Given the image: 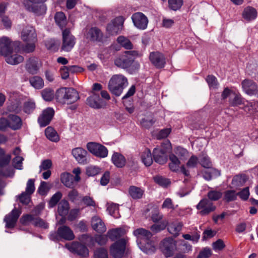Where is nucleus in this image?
I'll return each mask as SVG.
<instances>
[{
	"label": "nucleus",
	"instance_id": "12",
	"mask_svg": "<svg viewBox=\"0 0 258 258\" xmlns=\"http://www.w3.org/2000/svg\"><path fill=\"white\" fill-rule=\"evenodd\" d=\"M88 150L96 157L105 158L108 155V150L104 146L95 142H89L87 144Z\"/></svg>",
	"mask_w": 258,
	"mask_h": 258
},
{
	"label": "nucleus",
	"instance_id": "43",
	"mask_svg": "<svg viewBox=\"0 0 258 258\" xmlns=\"http://www.w3.org/2000/svg\"><path fill=\"white\" fill-rule=\"evenodd\" d=\"M35 108V103L32 100H28L25 102L22 106L23 111L28 114L32 113Z\"/></svg>",
	"mask_w": 258,
	"mask_h": 258
},
{
	"label": "nucleus",
	"instance_id": "64",
	"mask_svg": "<svg viewBox=\"0 0 258 258\" xmlns=\"http://www.w3.org/2000/svg\"><path fill=\"white\" fill-rule=\"evenodd\" d=\"M211 255V250L209 248L206 247L200 251L197 258H209Z\"/></svg>",
	"mask_w": 258,
	"mask_h": 258
},
{
	"label": "nucleus",
	"instance_id": "59",
	"mask_svg": "<svg viewBox=\"0 0 258 258\" xmlns=\"http://www.w3.org/2000/svg\"><path fill=\"white\" fill-rule=\"evenodd\" d=\"M199 162L202 166L205 168H210L212 166V162L208 156H204L202 157Z\"/></svg>",
	"mask_w": 258,
	"mask_h": 258
},
{
	"label": "nucleus",
	"instance_id": "32",
	"mask_svg": "<svg viewBox=\"0 0 258 258\" xmlns=\"http://www.w3.org/2000/svg\"><path fill=\"white\" fill-rule=\"evenodd\" d=\"M168 157H169V159L170 162L169 163V167L170 169L174 172L177 171L181 163L178 158L174 153H170Z\"/></svg>",
	"mask_w": 258,
	"mask_h": 258
},
{
	"label": "nucleus",
	"instance_id": "40",
	"mask_svg": "<svg viewBox=\"0 0 258 258\" xmlns=\"http://www.w3.org/2000/svg\"><path fill=\"white\" fill-rule=\"evenodd\" d=\"M182 226V225L180 223L172 222L168 225L167 229L170 233L173 235L175 237H176L179 235V233L181 230Z\"/></svg>",
	"mask_w": 258,
	"mask_h": 258
},
{
	"label": "nucleus",
	"instance_id": "53",
	"mask_svg": "<svg viewBox=\"0 0 258 258\" xmlns=\"http://www.w3.org/2000/svg\"><path fill=\"white\" fill-rule=\"evenodd\" d=\"M107 209L110 215L116 218L118 217L119 208L118 205L112 204L108 206Z\"/></svg>",
	"mask_w": 258,
	"mask_h": 258
},
{
	"label": "nucleus",
	"instance_id": "38",
	"mask_svg": "<svg viewBox=\"0 0 258 258\" xmlns=\"http://www.w3.org/2000/svg\"><path fill=\"white\" fill-rule=\"evenodd\" d=\"M11 155H6L5 151L0 147V168H3L8 166L11 161Z\"/></svg>",
	"mask_w": 258,
	"mask_h": 258
},
{
	"label": "nucleus",
	"instance_id": "54",
	"mask_svg": "<svg viewBox=\"0 0 258 258\" xmlns=\"http://www.w3.org/2000/svg\"><path fill=\"white\" fill-rule=\"evenodd\" d=\"M154 181L160 186L166 187L170 184V181L167 178L161 176H156L154 177Z\"/></svg>",
	"mask_w": 258,
	"mask_h": 258
},
{
	"label": "nucleus",
	"instance_id": "47",
	"mask_svg": "<svg viewBox=\"0 0 258 258\" xmlns=\"http://www.w3.org/2000/svg\"><path fill=\"white\" fill-rule=\"evenodd\" d=\"M30 83L33 87L38 89L42 88L44 85L43 80L38 76H34L30 78Z\"/></svg>",
	"mask_w": 258,
	"mask_h": 258
},
{
	"label": "nucleus",
	"instance_id": "50",
	"mask_svg": "<svg viewBox=\"0 0 258 258\" xmlns=\"http://www.w3.org/2000/svg\"><path fill=\"white\" fill-rule=\"evenodd\" d=\"M41 95L44 100L50 101L54 98V92L52 89L46 88L42 91Z\"/></svg>",
	"mask_w": 258,
	"mask_h": 258
},
{
	"label": "nucleus",
	"instance_id": "18",
	"mask_svg": "<svg viewBox=\"0 0 258 258\" xmlns=\"http://www.w3.org/2000/svg\"><path fill=\"white\" fill-rule=\"evenodd\" d=\"M86 38L92 42H102L104 34L97 27H92L86 33Z\"/></svg>",
	"mask_w": 258,
	"mask_h": 258
},
{
	"label": "nucleus",
	"instance_id": "3",
	"mask_svg": "<svg viewBox=\"0 0 258 258\" xmlns=\"http://www.w3.org/2000/svg\"><path fill=\"white\" fill-rule=\"evenodd\" d=\"M55 98L59 103L71 104L79 100L80 96L76 89L73 88L62 87L56 91Z\"/></svg>",
	"mask_w": 258,
	"mask_h": 258
},
{
	"label": "nucleus",
	"instance_id": "46",
	"mask_svg": "<svg viewBox=\"0 0 258 258\" xmlns=\"http://www.w3.org/2000/svg\"><path fill=\"white\" fill-rule=\"evenodd\" d=\"M234 98L229 99V104L232 106H237L244 104V99L240 94H236L233 93Z\"/></svg>",
	"mask_w": 258,
	"mask_h": 258
},
{
	"label": "nucleus",
	"instance_id": "63",
	"mask_svg": "<svg viewBox=\"0 0 258 258\" xmlns=\"http://www.w3.org/2000/svg\"><path fill=\"white\" fill-rule=\"evenodd\" d=\"M33 225L36 227H38L43 229H47L49 227L48 224L40 218H35Z\"/></svg>",
	"mask_w": 258,
	"mask_h": 258
},
{
	"label": "nucleus",
	"instance_id": "51",
	"mask_svg": "<svg viewBox=\"0 0 258 258\" xmlns=\"http://www.w3.org/2000/svg\"><path fill=\"white\" fill-rule=\"evenodd\" d=\"M174 154L178 156L180 159L185 158L188 154V151L180 146L175 148L174 150Z\"/></svg>",
	"mask_w": 258,
	"mask_h": 258
},
{
	"label": "nucleus",
	"instance_id": "33",
	"mask_svg": "<svg viewBox=\"0 0 258 258\" xmlns=\"http://www.w3.org/2000/svg\"><path fill=\"white\" fill-rule=\"evenodd\" d=\"M27 71L30 74H36L38 70V61L35 57L30 58L27 61L26 64Z\"/></svg>",
	"mask_w": 258,
	"mask_h": 258
},
{
	"label": "nucleus",
	"instance_id": "60",
	"mask_svg": "<svg viewBox=\"0 0 258 258\" xmlns=\"http://www.w3.org/2000/svg\"><path fill=\"white\" fill-rule=\"evenodd\" d=\"M49 190L47 183L45 181H41L38 188L37 192L41 196H45Z\"/></svg>",
	"mask_w": 258,
	"mask_h": 258
},
{
	"label": "nucleus",
	"instance_id": "42",
	"mask_svg": "<svg viewBox=\"0 0 258 258\" xmlns=\"http://www.w3.org/2000/svg\"><path fill=\"white\" fill-rule=\"evenodd\" d=\"M54 19L56 24L62 29L66 25V17L63 12H60L56 13Z\"/></svg>",
	"mask_w": 258,
	"mask_h": 258
},
{
	"label": "nucleus",
	"instance_id": "16",
	"mask_svg": "<svg viewBox=\"0 0 258 258\" xmlns=\"http://www.w3.org/2000/svg\"><path fill=\"white\" fill-rule=\"evenodd\" d=\"M21 211L15 208L9 214L6 215L4 221L6 223V228L12 229L15 227Z\"/></svg>",
	"mask_w": 258,
	"mask_h": 258
},
{
	"label": "nucleus",
	"instance_id": "13",
	"mask_svg": "<svg viewBox=\"0 0 258 258\" xmlns=\"http://www.w3.org/2000/svg\"><path fill=\"white\" fill-rule=\"evenodd\" d=\"M123 22L124 19L122 16L113 19L107 25L106 31L108 34L111 35L118 34L122 29Z\"/></svg>",
	"mask_w": 258,
	"mask_h": 258
},
{
	"label": "nucleus",
	"instance_id": "45",
	"mask_svg": "<svg viewBox=\"0 0 258 258\" xmlns=\"http://www.w3.org/2000/svg\"><path fill=\"white\" fill-rule=\"evenodd\" d=\"M62 196V195L60 191H57L54 194L48 202V208H52L54 207L60 200Z\"/></svg>",
	"mask_w": 258,
	"mask_h": 258
},
{
	"label": "nucleus",
	"instance_id": "58",
	"mask_svg": "<svg viewBox=\"0 0 258 258\" xmlns=\"http://www.w3.org/2000/svg\"><path fill=\"white\" fill-rule=\"evenodd\" d=\"M237 197L239 196L240 199L242 201H245L248 200L250 193L249 191V187H246L243 188L240 191L236 192Z\"/></svg>",
	"mask_w": 258,
	"mask_h": 258
},
{
	"label": "nucleus",
	"instance_id": "19",
	"mask_svg": "<svg viewBox=\"0 0 258 258\" xmlns=\"http://www.w3.org/2000/svg\"><path fill=\"white\" fill-rule=\"evenodd\" d=\"M87 104L91 108L100 109L105 107L106 102L101 99L99 94L93 93L89 96L86 100Z\"/></svg>",
	"mask_w": 258,
	"mask_h": 258
},
{
	"label": "nucleus",
	"instance_id": "21",
	"mask_svg": "<svg viewBox=\"0 0 258 258\" xmlns=\"http://www.w3.org/2000/svg\"><path fill=\"white\" fill-rule=\"evenodd\" d=\"M149 58L152 63L158 69L163 68L165 66V58L162 53L158 51L152 52L150 54Z\"/></svg>",
	"mask_w": 258,
	"mask_h": 258
},
{
	"label": "nucleus",
	"instance_id": "20",
	"mask_svg": "<svg viewBox=\"0 0 258 258\" xmlns=\"http://www.w3.org/2000/svg\"><path fill=\"white\" fill-rule=\"evenodd\" d=\"M54 114L52 108H47L44 110L42 114L38 117V122L41 127H45L49 124Z\"/></svg>",
	"mask_w": 258,
	"mask_h": 258
},
{
	"label": "nucleus",
	"instance_id": "36",
	"mask_svg": "<svg viewBox=\"0 0 258 258\" xmlns=\"http://www.w3.org/2000/svg\"><path fill=\"white\" fill-rule=\"evenodd\" d=\"M141 159L146 166L149 167L152 165L154 159L150 150L147 149L142 153Z\"/></svg>",
	"mask_w": 258,
	"mask_h": 258
},
{
	"label": "nucleus",
	"instance_id": "27",
	"mask_svg": "<svg viewBox=\"0 0 258 258\" xmlns=\"http://www.w3.org/2000/svg\"><path fill=\"white\" fill-rule=\"evenodd\" d=\"M112 163L117 168L125 166L126 161L124 156L118 152H114L111 157Z\"/></svg>",
	"mask_w": 258,
	"mask_h": 258
},
{
	"label": "nucleus",
	"instance_id": "22",
	"mask_svg": "<svg viewBox=\"0 0 258 258\" xmlns=\"http://www.w3.org/2000/svg\"><path fill=\"white\" fill-rule=\"evenodd\" d=\"M22 39L25 42H36L37 34L35 29L32 26H26L23 29L21 34Z\"/></svg>",
	"mask_w": 258,
	"mask_h": 258
},
{
	"label": "nucleus",
	"instance_id": "61",
	"mask_svg": "<svg viewBox=\"0 0 258 258\" xmlns=\"http://www.w3.org/2000/svg\"><path fill=\"white\" fill-rule=\"evenodd\" d=\"M35 179H29L26 184V190L25 192L29 195H32L35 191V187L34 185Z\"/></svg>",
	"mask_w": 258,
	"mask_h": 258
},
{
	"label": "nucleus",
	"instance_id": "39",
	"mask_svg": "<svg viewBox=\"0 0 258 258\" xmlns=\"http://www.w3.org/2000/svg\"><path fill=\"white\" fill-rule=\"evenodd\" d=\"M61 182L66 187L72 188L74 183L72 180V174L68 172L62 173L60 175Z\"/></svg>",
	"mask_w": 258,
	"mask_h": 258
},
{
	"label": "nucleus",
	"instance_id": "25",
	"mask_svg": "<svg viewBox=\"0 0 258 258\" xmlns=\"http://www.w3.org/2000/svg\"><path fill=\"white\" fill-rule=\"evenodd\" d=\"M17 114L10 113L8 115V119L10 122V128L13 130L20 129L22 126V120L21 118L17 115Z\"/></svg>",
	"mask_w": 258,
	"mask_h": 258
},
{
	"label": "nucleus",
	"instance_id": "8",
	"mask_svg": "<svg viewBox=\"0 0 258 258\" xmlns=\"http://www.w3.org/2000/svg\"><path fill=\"white\" fill-rule=\"evenodd\" d=\"M22 110V98L17 94L13 93L10 96L9 102L6 108V114H19Z\"/></svg>",
	"mask_w": 258,
	"mask_h": 258
},
{
	"label": "nucleus",
	"instance_id": "11",
	"mask_svg": "<svg viewBox=\"0 0 258 258\" xmlns=\"http://www.w3.org/2000/svg\"><path fill=\"white\" fill-rule=\"evenodd\" d=\"M126 241L124 238L116 240L110 246V252L114 258H122L124 253Z\"/></svg>",
	"mask_w": 258,
	"mask_h": 258
},
{
	"label": "nucleus",
	"instance_id": "17",
	"mask_svg": "<svg viewBox=\"0 0 258 258\" xmlns=\"http://www.w3.org/2000/svg\"><path fill=\"white\" fill-rule=\"evenodd\" d=\"M243 91L249 96H258V86L252 80L245 79L241 82Z\"/></svg>",
	"mask_w": 258,
	"mask_h": 258
},
{
	"label": "nucleus",
	"instance_id": "44",
	"mask_svg": "<svg viewBox=\"0 0 258 258\" xmlns=\"http://www.w3.org/2000/svg\"><path fill=\"white\" fill-rule=\"evenodd\" d=\"M120 46L126 49H132L133 47L131 41L123 36H119L116 40Z\"/></svg>",
	"mask_w": 258,
	"mask_h": 258
},
{
	"label": "nucleus",
	"instance_id": "23",
	"mask_svg": "<svg viewBox=\"0 0 258 258\" xmlns=\"http://www.w3.org/2000/svg\"><path fill=\"white\" fill-rule=\"evenodd\" d=\"M13 48L11 47V41L7 37L4 36L0 38V54L6 56L11 54Z\"/></svg>",
	"mask_w": 258,
	"mask_h": 258
},
{
	"label": "nucleus",
	"instance_id": "10",
	"mask_svg": "<svg viewBox=\"0 0 258 258\" xmlns=\"http://www.w3.org/2000/svg\"><path fill=\"white\" fill-rule=\"evenodd\" d=\"M62 42L61 46V51L65 52L70 51L76 44V38L72 34L69 29H64L62 31Z\"/></svg>",
	"mask_w": 258,
	"mask_h": 258
},
{
	"label": "nucleus",
	"instance_id": "15",
	"mask_svg": "<svg viewBox=\"0 0 258 258\" xmlns=\"http://www.w3.org/2000/svg\"><path fill=\"white\" fill-rule=\"evenodd\" d=\"M176 245V242L172 238H166L163 239L161 248L166 257H169L173 255Z\"/></svg>",
	"mask_w": 258,
	"mask_h": 258
},
{
	"label": "nucleus",
	"instance_id": "37",
	"mask_svg": "<svg viewBox=\"0 0 258 258\" xmlns=\"http://www.w3.org/2000/svg\"><path fill=\"white\" fill-rule=\"evenodd\" d=\"M45 135L46 138L52 142H57L59 140L57 132L51 126H48L45 129Z\"/></svg>",
	"mask_w": 258,
	"mask_h": 258
},
{
	"label": "nucleus",
	"instance_id": "6",
	"mask_svg": "<svg viewBox=\"0 0 258 258\" xmlns=\"http://www.w3.org/2000/svg\"><path fill=\"white\" fill-rule=\"evenodd\" d=\"M171 149V144L169 140L161 143L159 148H155L153 151L154 161L160 165L166 163L168 160V152Z\"/></svg>",
	"mask_w": 258,
	"mask_h": 258
},
{
	"label": "nucleus",
	"instance_id": "52",
	"mask_svg": "<svg viewBox=\"0 0 258 258\" xmlns=\"http://www.w3.org/2000/svg\"><path fill=\"white\" fill-rule=\"evenodd\" d=\"M94 258H108L107 250L103 247L97 248L94 253Z\"/></svg>",
	"mask_w": 258,
	"mask_h": 258
},
{
	"label": "nucleus",
	"instance_id": "31",
	"mask_svg": "<svg viewBox=\"0 0 258 258\" xmlns=\"http://www.w3.org/2000/svg\"><path fill=\"white\" fill-rule=\"evenodd\" d=\"M123 235L124 231L121 228L112 229L107 232V236L112 241L118 240Z\"/></svg>",
	"mask_w": 258,
	"mask_h": 258
},
{
	"label": "nucleus",
	"instance_id": "28",
	"mask_svg": "<svg viewBox=\"0 0 258 258\" xmlns=\"http://www.w3.org/2000/svg\"><path fill=\"white\" fill-rule=\"evenodd\" d=\"M202 173L203 178L207 181H210L213 178H217L221 174L220 171L212 167L203 170Z\"/></svg>",
	"mask_w": 258,
	"mask_h": 258
},
{
	"label": "nucleus",
	"instance_id": "55",
	"mask_svg": "<svg viewBox=\"0 0 258 258\" xmlns=\"http://www.w3.org/2000/svg\"><path fill=\"white\" fill-rule=\"evenodd\" d=\"M166 226L167 225L165 222H161L158 224L152 225L150 227V229L153 232L156 233L164 230Z\"/></svg>",
	"mask_w": 258,
	"mask_h": 258
},
{
	"label": "nucleus",
	"instance_id": "24",
	"mask_svg": "<svg viewBox=\"0 0 258 258\" xmlns=\"http://www.w3.org/2000/svg\"><path fill=\"white\" fill-rule=\"evenodd\" d=\"M72 155L80 164L87 163V152L82 148H76L72 150Z\"/></svg>",
	"mask_w": 258,
	"mask_h": 258
},
{
	"label": "nucleus",
	"instance_id": "14",
	"mask_svg": "<svg viewBox=\"0 0 258 258\" xmlns=\"http://www.w3.org/2000/svg\"><path fill=\"white\" fill-rule=\"evenodd\" d=\"M132 20L134 26L140 30H145L147 28L148 19L142 12H136L132 16Z\"/></svg>",
	"mask_w": 258,
	"mask_h": 258
},
{
	"label": "nucleus",
	"instance_id": "57",
	"mask_svg": "<svg viewBox=\"0 0 258 258\" xmlns=\"http://www.w3.org/2000/svg\"><path fill=\"white\" fill-rule=\"evenodd\" d=\"M100 171V168L97 166H90L87 167L86 173L88 176H94L99 174Z\"/></svg>",
	"mask_w": 258,
	"mask_h": 258
},
{
	"label": "nucleus",
	"instance_id": "29",
	"mask_svg": "<svg viewBox=\"0 0 258 258\" xmlns=\"http://www.w3.org/2000/svg\"><path fill=\"white\" fill-rule=\"evenodd\" d=\"M256 9L252 7H247L242 13V17L247 21H251L256 19L257 17Z\"/></svg>",
	"mask_w": 258,
	"mask_h": 258
},
{
	"label": "nucleus",
	"instance_id": "5",
	"mask_svg": "<svg viewBox=\"0 0 258 258\" xmlns=\"http://www.w3.org/2000/svg\"><path fill=\"white\" fill-rule=\"evenodd\" d=\"M48 237L51 241L57 242L62 240H72L75 238V236L70 227L62 225L59 226L56 231H51Z\"/></svg>",
	"mask_w": 258,
	"mask_h": 258
},
{
	"label": "nucleus",
	"instance_id": "9",
	"mask_svg": "<svg viewBox=\"0 0 258 258\" xmlns=\"http://www.w3.org/2000/svg\"><path fill=\"white\" fill-rule=\"evenodd\" d=\"M65 246L72 253L82 258H86L89 256V251L88 248L85 244L80 242L73 241L71 244L67 243Z\"/></svg>",
	"mask_w": 258,
	"mask_h": 258
},
{
	"label": "nucleus",
	"instance_id": "49",
	"mask_svg": "<svg viewBox=\"0 0 258 258\" xmlns=\"http://www.w3.org/2000/svg\"><path fill=\"white\" fill-rule=\"evenodd\" d=\"M40 4V5H34L31 7L32 11L38 16L43 15L46 11V6L43 4Z\"/></svg>",
	"mask_w": 258,
	"mask_h": 258
},
{
	"label": "nucleus",
	"instance_id": "26",
	"mask_svg": "<svg viewBox=\"0 0 258 258\" xmlns=\"http://www.w3.org/2000/svg\"><path fill=\"white\" fill-rule=\"evenodd\" d=\"M91 226L93 230L99 233H103L106 230L104 223L98 216H94L92 218Z\"/></svg>",
	"mask_w": 258,
	"mask_h": 258
},
{
	"label": "nucleus",
	"instance_id": "41",
	"mask_svg": "<svg viewBox=\"0 0 258 258\" xmlns=\"http://www.w3.org/2000/svg\"><path fill=\"white\" fill-rule=\"evenodd\" d=\"M6 61L8 63L12 65L17 64L24 60V57L18 54H10L6 56Z\"/></svg>",
	"mask_w": 258,
	"mask_h": 258
},
{
	"label": "nucleus",
	"instance_id": "56",
	"mask_svg": "<svg viewBox=\"0 0 258 258\" xmlns=\"http://www.w3.org/2000/svg\"><path fill=\"white\" fill-rule=\"evenodd\" d=\"M206 80L210 88H216L217 87L218 83L217 78L214 76L212 75H208Z\"/></svg>",
	"mask_w": 258,
	"mask_h": 258
},
{
	"label": "nucleus",
	"instance_id": "35",
	"mask_svg": "<svg viewBox=\"0 0 258 258\" xmlns=\"http://www.w3.org/2000/svg\"><path fill=\"white\" fill-rule=\"evenodd\" d=\"M237 193L234 189H228L223 192V201L226 203L235 201L237 200Z\"/></svg>",
	"mask_w": 258,
	"mask_h": 258
},
{
	"label": "nucleus",
	"instance_id": "7",
	"mask_svg": "<svg viewBox=\"0 0 258 258\" xmlns=\"http://www.w3.org/2000/svg\"><path fill=\"white\" fill-rule=\"evenodd\" d=\"M138 53L135 50L125 51L117 55L114 60V64L118 68L126 69L130 68L135 61V56Z\"/></svg>",
	"mask_w": 258,
	"mask_h": 258
},
{
	"label": "nucleus",
	"instance_id": "30",
	"mask_svg": "<svg viewBox=\"0 0 258 258\" xmlns=\"http://www.w3.org/2000/svg\"><path fill=\"white\" fill-rule=\"evenodd\" d=\"M128 194L134 200H139L142 198L144 190L141 187L136 186H130L128 188Z\"/></svg>",
	"mask_w": 258,
	"mask_h": 258
},
{
	"label": "nucleus",
	"instance_id": "2",
	"mask_svg": "<svg viewBox=\"0 0 258 258\" xmlns=\"http://www.w3.org/2000/svg\"><path fill=\"white\" fill-rule=\"evenodd\" d=\"M133 234L137 237V240L141 239L144 241L145 245H142V250L147 254H152L155 252L156 247L153 244V241L151 239L153 236L152 233L144 228H140L135 230Z\"/></svg>",
	"mask_w": 258,
	"mask_h": 258
},
{
	"label": "nucleus",
	"instance_id": "62",
	"mask_svg": "<svg viewBox=\"0 0 258 258\" xmlns=\"http://www.w3.org/2000/svg\"><path fill=\"white\" fill-rule=\"evenodd\" d=\"M26 192H22L21 195L19 196V199L20 203L25 205H28L31 201L30 196Z\"/></svg>",
	"mask_w": 258,
	"mask_h": 258
},
{
	"label": "nucleus",
	"instance_id": "4",
	"mask_svg": "<svg viewBox=\"0 0 258 258\" xmlns=\"http://www.w3.org/2000/svg\"><path fill=\"white\" fill-rule=\"evenodd\" d=\"M127 85V79L125 76L120 74L114 75L109 81L108 89L113 95L118 97Z\"/></svg>",
	"mask_w": 258,
	"mask_h": 258
},
{
	"label": "nucleus",
	"instance_id": "34",
	"mask_svg": "<svg viewBox=\"0 0 258 258\" xmlns=\"http://www.w3.org/2000/svg\"><path fill=\"white\" fill-rule=\"evenodd\" d=\"M70 209L69 202L66 200H61L58 204L57 212L61 216H65L68 215Z\"/></svg>",
	"mask_w": 258,
	"mask_h": 258
},
{
	"label": "nucleus",
	"instance_id": "1",
	"mask_svg": "<svg viewBox=\"0 0 258 258\" xmlns=\"http://www.w3.org/2000/svg\"><path fill=\"white\" fill-rule=\"evenodd\" d=\"M223 194L220 190H210L207 193V198H204L200 201L197 205V209L201 210V215H206L216 210V206H214L211 201H217L222 197Z\"/></svg>",
	"mask_w": 258,
	"mask_h": 258
},
{
	"label": "nucleus",
	"instance_id": "48",
	"mask_svg": "<svg viewBox=\"0 0 258 258\" xmlns=\"http://www.w3.org/2000/svg\"><path fill=\"white\" fill-rule=\"evenodd\" d=\"M183 3V0H168V7L170 10L176 11L181 8Z\"/></svg>",
	"mask_w": 258,
	"mask_h": 258
}]
</instances>
